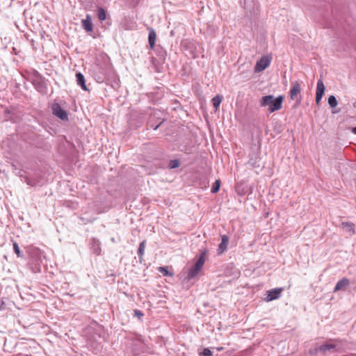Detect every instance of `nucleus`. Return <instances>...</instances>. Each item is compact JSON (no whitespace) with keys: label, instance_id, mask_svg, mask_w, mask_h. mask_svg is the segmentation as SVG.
Listing matches in <instances>:
<instances>
[{"label":"nucleus","instance_id":"obj_27","mask_svg":"<svg viewBox=\"0 0 356 356\" xmlns=\"http://www.w3.org/2000/svg\"><path fill=\"white\" fill-rule=\"evenodd\" d=\"M159 270L160 273H161L163 275H172V273H170L167 267H159Z\"/></svg>","mask_w":356,"mask_h":356},{"label":"nucleus","instance_id":"obj_5","mask_svg":"<svg viewBox=\"0 0 356 356\" xmlns=\"http://www.w3.org/2000/svg\"><path fill=\"white\" fill-rule=\"evenodd\" d=\"M301 92L300 84L298 81L292 82V88L290 90V98L293 100L296 99L298 103L300 102V97L298 98V95Z\"/></svg>","mask_w":356,"mask_h":356},{"label":"nucleus","instance_id":"obj_9","mask_svg":"<svg viewBox=\"0 0 356 356\" xmlns=\"http://www.w3.org/2000/svg\"><path fill=\"white\" fill-rule=\"evenodd\" d=\"M349 284V280L346 277H343L336 284L335 287L334 289V292H337L338 291H346Z\"/></svg>","mask_w":356,"mask_h":356},{"label":"nucleus","instance_id":"obj_1","mask_svg":"<svg viewBox=\"0 0 356 356\" xmlns=\"http://www.w3.org/2000/svg\"><path fill=\"white\" fill-rule=\"evenodd\" d=\"M284 97L279 95L275 98L273 95H269L264 96L260 99V105L261 106H268V111L273 113L282 108Z\"/></svg>","mask_w":356,"mask_h":356},{"label":"nucleus","instance_id":"obj_21","mask_svg":"<svg viewBox=\"0 0 356 356\" xmlns=\"http://www.w3.org/2000/svg\"><path fill=\"white\" fill-rule=\"evenodd\" d=\"M335 348V345H334V344L325 343V344L321 345L319 347V350H321V351H326V350H331L332 348Z\"/></svg>","mask_w":356,"mask_h":356},{"label":"nucleus","instance_id":"obj_18","mask_svg":"<svg viewBox=\"0 0 356 356\" xmlns=\"http://www.w3.org/2000/svg\"><path fill=\"white\" fill-rule=\"evenodd\" d=\"M204 255L202 254L193 266L195 267L196 269L200 270L204 264Z\"/></svg>","mask_w":356,"mask_h":356},{"label":"nucleus","instance_id":"obj_10","mask_svg":"<svg viewBox=\"0 0 356 356\" xmlns=\"http://www.w3.org/2000/svg\"><path fill=\"white\" fill-rule=\"evenodd\" d=\"M76 83L83 90H88L86 82H85V78L84 76L81 72H77L76 74Z\"/></svg>","mask_w":356,"mask_h":356},{"label":"nucleus","instance_id":"obj_7","mask_svg":"<svg viewBox=\"0 0 356 356\" xmlns=\"http://www.w3.org/2000/svg\"><path fill=\"white\" fill-rule=\"evenodd\" d=\"M81 26L86 32H92L93 30V26L92 23L91 16L87 14L86 19L81 20Z\"/></svg>","mask_w":356,"mask_h":356},{"label":"nucleus","instance_id":"obj_33","mask_svg":"<svg viewBox=\"0 0 356 356\" xmlns=\"http://www.w3.org/2000/svg\"><path fill=\"white\" fill-rule=\"evenodd\" d=\"M353 106L356 108V102L354 103Z\"/></svg>","mask_w":356,"mask_h":356},{"label":"nucleus","instance_id":"obj_19","mask_svg":"<svg viewBox=\"0 0 356 356\" xmlns=\"http://www.w3.org/2000/svg\"><path fill=\"white\" fill-rule=\"evenodd\" d=\"M200 270L198 269H196L195 267L193 266L188 271L187 277L188 279H192L195 277L198 273Z\"/></svg>","mask_w":356,"mask_h":356},{"label":"nucleus","instance_id":"obj_3","mask_svg":"<svg viewBox=\"0 0 356 356\" xmlns=\"http://www.w3.org/2000/svg\"><path fill=\"white\" fill-rule=\"evenodd\" d=\"M52 112L54 115H56V117L59 118L63 120H68V115L67 112L64 109H63L61 106L57 103L53 104Z\"/></svg>","mask_w":356,"mask_h":356},{"label":"nucleus","instance_id":"obj_31","mask_svg":"<svg viewBox=\"0 0 356 356\" xmlns=\"http://www.w3.org/2000/svg\"><path fill=\"white\" fill-rule=\"evenodd\" d=\"M351 131H352L353 134L356 135V127H353L352 129H351Z\"/></svg>","mask_w":356,"mask_h":356},{"label":"nucleus","instance_id":"obj_20","mask_svg":"<svg viewBox=\"0 0 356 356\" xmlns=\"http://www.w3.org/2000/svg\"><path fill=\"white\" fill-rule=\"evenodd\" d=\"M327 102H328L329 106L332 108H335L338 104V102L334 95H330L328 97Z\"/></svg>","mask_w":356,"mask_h":356},{"label":"nucleus","instance_id":"obj_23","mask_svg":"<svg viewBox=\"0 0 356 356\" xmlns=\"http://www.w3.org/2000/svg\"><path fill=\"white\" fill-rule=\"evenodd\" d=\"M92 249L94 252L99 255L100 254L101 248H100V244L98 241H94V244L92 245Z\"/></svg>","mask_w":356,"mask_h":356},{"label":"nucleus","instance_id":"obj_4","mask_svg":"<svg viewBox=\"0 0 356 356\" xmlns=\"http://www.w3.org/2000/svg\"><path fill=\"white\" fill-rule=\"evenodd\" d=\"M110 69L104 70L102 67H97L95 72V77L97 82L102 83L109 76Z\"/></svg>","mask_w":356,"mask_h":356},{"label":"nucleus","instance_id":"obj_12","mask_svg":"<svg viewBox=\"0 0 356 356\" xmlns=\"http://www.w3.org/2000/svg\"><path fill=\"white\" fill-rule=\"evenodd\" d=\"M156 40V34L155 31L152 29L149 31L148 35V42L151 49H153L155 45Z\"/></svg>","mask_w":356,"mask_h":356},{"label":"nucleus","instance_id":"obj_16","mask_svg":"<svg viewBox=\"0 0 356 356\" xmlns=\"http://www.w3.org/2000/svg\"><path fill=\"white\" fill-rule=\"evenodd\" d=\"M98 19L100 21H104L106 18V13L105 10L102 7H98L97 8V13Z\"/></svg>","mask_w":356,"mask_h":356},{"label":"nucleus","instance_id":"obj_25","mask_svg":"<svg viewBox=\"0 0 356 356\" xmlns=\"http://www.w3.org/2000/svg\"><path fill=\"white\" fill-rule=\"evenodd\" d=\"M13 250H14L15 253L17 255L18 257H22L19 247L18 244L17 243V242H15V241L13 242Z\"/></svg>","mask_w":356,"mask_h":356},{"label":"nucleus","instance_id":"obj_2","mask_svg":"<svg viewBox=\"0 0 356 356\" xmlns=\"http://www.w3.org/2000/svg\"><path fill=\"white\" fill-rule=\"evenodd\" d=\"M271 56L265 55L263 56L257 63L254 66V72H260L266 69L270 64Z\"/></svg>","mask_w":356,"mask_h":356},{"label":"nucleus","instance_id":"obj_14","mask_svg":"<svg viewBox=\"0 0 356 356\" xmlns=\"http://www.w3.org/2000/svg\"><path fill=\"white\" fill-rule=\"evenodd\" d=\"M24 181L30 186H36L40 184V179L38 178L30 179L28 177H24Z\"/></svg>","mask_w":356,"mask_h":356},{"label":"nucleus","instance_id":"obj_8","mask_svg":"<svg viewBox=\"0 0 356 356\" xmlns=\"http://www.w3.org/2000/svg\"><path fill=\"white\" fill-rule=\"evenodd\" d=\"M282 293V289H274L267 291V296L266 298V301H272L280 298Z\"/></svg>","mask_w":356,"mask_h":356},{"label":"nucleus","instance_id":"obj_24","mask_svg":"<svg viewBox=\"0 0 356 356\" xmlns=\"http://www.w3.org/2000/svg\"><path fill=\"white\" fill-rule=\"evenodd\" d=\"M145 241H143L140 243L138 250V254L140 257H142L143 255L144 252H145Z\"/></svg>","mask_w":356,"mask_h":356},{"label":"nucleus","instance_id":"obj_29","mask_svg":"<svg viewBox=\"0 0 356 356\" xmlns=\"http://www.w3.org/2000/svg\"><path fill=\"white\" fill-rule=\"evenodd\" d=\"M134 314L138 318H140V317L143 316V313L141 311L138 310V309L134 310Z\"/></svg>","mask_w":356,"mask_h":356},{"label":"nucleus","instance_id":"obj_6","mask_svg":"<svg viewBox=\"0 0 356 356\" xmlns=\"http://www.w3.org/2000/svg\"><path fill=\"white\" fill-rule=\"evenodd\" d=\"M325 92V86L322 80H318L316 86V102L318 104Z\"/></svg>","mask_w":356,"mask_h":356},{"label":"nucleus","instance_id":"obj_28","mask_svg":"<svg viewBox=\"0 0 356 356\" xmlns=\"http://www.w3.org/2000/svg\"><path fill=\"white\" fill-rule=\"evenodd\" d=\"M201 356H211L212 352L209 348H204L200 353Z\"/></svg>","mask_w":356,"mask_h":356},{"label":"nucleus","instance_id":"obj_32","mask_svg":"<svg viewBox=\"0 0 356 356\" xmlns=\"http://www.w3.org/2000/svg\"><path fill=\"white\" fill-rule=\"evenodd\" d=\"M12 166H13V169H14L15 170H17V167H16V165H15V164H13V165H12Z\"/></svg>","mask_w":356,"mask_h":356},{"label":"nucleus","instance_id":"obj_13","mask_svg":"<svg viewBox=\"0 0 356 356\" xmlns=\"http://www.w3.org/2000/svg\"><path fill=\"white\" fill-rule=\"evenodd\" d=\"M342 228L345 229L347 232L350 233H355V225L353 223L350 222H343L341 224Z\"/></svg>","mask_w":356,"mask_h":356},{"label":"nucleus","instance_id":"obj_30","mask_svg":"<svg viewBox=\"0 0 356 356\" xmlns=\"http://www.w3.org/2000/svg\"><path fill=\"white\" fill-rule=\"evenodd\" d=\"M17 175H18V176H19L20 177H22L24 179L26 177V176H24V175L21 172V171L18 172Z\"/></svg>","mask_w":356,"mask_h":356},{"label":"nucleus","instance_id":"obj_22","mask_svg":"<svg viewBox=\"0 0 356 356\" xmlns=\"http://www.w3.org/2000/svg\"><path fill=\"white\" fill-rule=\"evenodd\" d=\"M220 179L216 180L214 185L211 188V193H217L220 189Z\"/></svg>","mask_w":356,"mask_h":356},{"label":"nucleus","instance_id":"obj_17","mask_svg":"<svg viewBox=\"0 0 356 356\" xmlns=\"http://www.w3.org/2000/svg\"><path fill=\"white\" fill-rule=\"evenodd\" d=\"M204 255L202 254L193 266L195 267L196 269L200 270L204 264Z\"/></svg>","mask_w":356,"mask_h":356},{"label":"nucleus","instance_id":"obj_26","mask_svg":"<svg viewBox=\"0 0 356 356\" xmlns=\"http://www.w3.org/2000/svg\"><path fill=\"white\" fill-rule=\"evenodd\" d=\"M179 166V161L178 160H171L169 162V168L171 169H174L178 168Z\"/></svg>","mask_w":356,"mask_h":356},{"label":"nucleus","instance_id":"obj_15","mask_svg":"<svg viewBox=\"0 0 356 356\" xmlns=\"http://www.w3.org/2000/svg\"><path fill=\"white\" fill-rule=\"evenodd\" d=\"M222 97L220 95H217L216 97H214L212 99V100H211L212 104L216 110L218 109L219 106H220V103L222 102Z\"/></svg>","mask_w":356,"mask_h":356},{"label":"nucleus","instance_id":"obj_11","mask_svg":"<svg viewBox=\"0 0 356 356\" xmlns=\"http://www.w3.org/2000/svg\"><path fill=\"white\" fill-rule=\"evenodd\" d=\"M229 238L226 235L222 236L221 242L218 246V250L220 253H222L227 247Z\"/></svg>","mask_w":356,"mask_h":356}]
</instances>
